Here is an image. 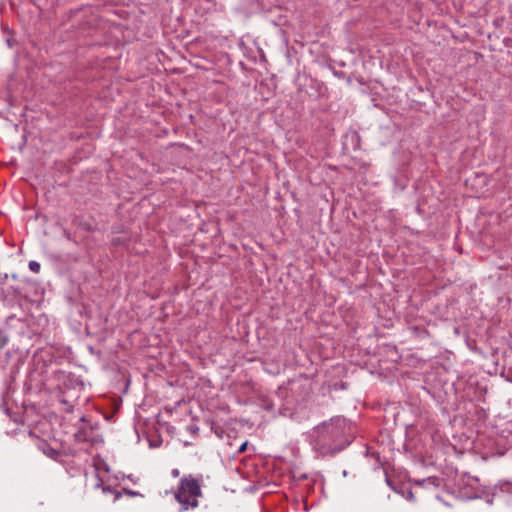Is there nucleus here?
<instances>
[{
  "mask_svg": "<svg viewBox=\"0 0 512 512\" xmlns=\"http://www.w3.org/2000/svg\"><path fill=\"white\" fill-rule=\"evenodd\" d=\"M349 430L350 425L344 418H332L311 431V445L322 456L335 454L350 443Z\"/></svg>",
  "mask_w": 512,
  "mask_h": 512,
  "instance_id": "nucleus-1",
  "label": "nucleus"
},
{
  "mask_svg": "<svg viewBox=\"0 0 512 512\" xmlns=\"http://www.w3.org/2000/svg\"><path fill=\"white\" fill-rule=\"evenodd\" d=\"M171 474L173 477H178L180 475V471L178 469H173Z\"/></svg>",
  "mask_w": 512,
  "mask_h": 512,
  "instance_id": "nucleus-7",
  "label": "nucleus"
},
{
  "mask_svg": "<svg viewBox=\"0 0 512 512\" xmlns=\"http://www.w3.org/2000/svg\"><path fill=\"white\" fill-rule=\"evenodd\" d=\"M40 263L37 262V261H30L29 262V269L34 272V273H39L40 272Z\"/></svg>",
  "mask_w": 512,
  "mask_h": 512,
  "instance_id": "nucleus-4",
  "label": "nucleus"
},
{
  "mask_svg": "<svg viewBox=\"0 0 512 512\" xmlns=\"http://www.w3.org/2000/svg\"><path fill=\"white\" fill-rule=\"evenodd\" d=\"M38 448L45 454L47 457L51 459H57L60 455V452L54 448H52L48 443L45 441H39Z\"/></svg>",
  "mask_w": 512,
  "mask_h": 512,
  "instance_id": "nucleus-3",
  "label": "nucleus"
},
{
  "mask_svg": "<svg viewBox=\"0 0 512 512\" xmlns=\"http://www.w3.org/2000/svg\"><path fill=\"white\" fill-rule=\"evenodd\" d=\"M174 496L182 510L196 508L199 504V498L202 497L201 480L191 474L183 476Z\"/></svg>",
  "mask_w": 512,
  "mask_h": 512,
  "instance_id": "nucleus-2",
  "label": "nucleus"
},
{
  "mask_svg": "<svg viewBox=\"0 0 512 512\" xmlns=\"http://www.w3.org/2000/svg\"><path fill=\"white\" fill-rule=\"evenodd\" d=\"M246 447H247V442H244V443L240 446V448H239V450H238V451H239L240 453H242V452H244V451L246 450Z\"/></svg>",
  "mask_w": 512,
  "mask_h": 512,
  "instance_id": "nucleus-6",
  "label": "nucleus"
},
{
  "mask_svg": "<svg viewBox=\"0 0 512 512\" xmlns=\"http://www.w3.org/2000/svg\"><path fill=\"white\" fill-rule=\"evenodd\" d=\"M7 339L0 331V349H2L6 345Z\"/></svg>",
  "mask_w": 512,
  "mask_h": 512,
  "instance_id": "nucleus-5",
  "label": "nucleus"
}]
</instances>
